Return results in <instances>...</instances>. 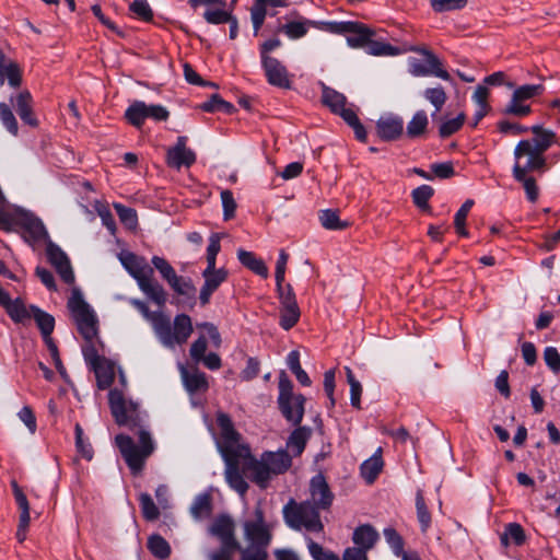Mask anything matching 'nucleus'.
Here are the masks:
<instances>
[{
  "label": "nucleus",
  "mask_w": 560,
  "mask_h": 560,
  "mask_svg": "<svg viewBox=\"0 0 560 560\" xmlns=\"http://www.w3.org/2000/svg\"><path fill=\"white\" fill-rule=\"evenodd\" d=\"M82 353H83L85 362L91 368L106 359L97 353V350L93 343V340H85V345L82 348Z\"/></svg>",
  "instance_id": "obj_63"
},
{
  "label": "nucleus",
  "mask_w": 560,
  "mask_h": 560,
  "mask_svg": "<svg viewBox=\"0 0 560 560\" xmlns=\"http://www.w3.org/2000/svg\"><path fill=\"white\" fill-rule=\"evenodd\" d=\"M307 547L314 560H340L338 555L331 550L325 549L322 545L312 539L308 540Z\"/></svg>",
  "instance_id": "obj_56"
},
{
  "label": "nucleus",
  "mask_w": 560,
  "mask_h": 560,
  "mask_svg": "<svg viewBox=\"0 0 560 560\" xmlns=\"http://www.w3.org/2000/svg\"><path fill=\"white\" fill-rule=\"evenodd\" d=\"M409 50L423 54L427 57L428 66L423 65L419 60H412L410 62V72L416 77H424L433 74L442 80L448 81L451 79L448 72L442 69L441 61L431 51L425 48L411 47Z\"/></svg>",
  "instance_id": "obj_12"
},
{
  "label": "nucleus",
  "mask_w": 560,
  "mask_h": 560,
  "mask_svg": "<svg viewBox=\"0 0 560 560\" xmlns=\"http://www.w3.org/2000/svg\"><path fill=\"white\" fill-rule=\"evenodd\" d=\"M130 303L150 322L156 338L166 348L173 349L186 343L194 331L191 318L187 314L176 315L172 324L167 315L150 311L143 301L133 299Z\"/></svg>",
  "instance_id": "obj_3"
},
{
  "label": "nucleus",
  "mask_w": 560,
  "mask_h": 560,
  "mask_svg": "<svg viewBox=\"0 0 560 560\" xmlns=\"http://www.w3.org/2000/svg\"><path fill=\"white\" fill-rule=\"evenodd\" d=\"M5 79L11 88H19L22 84V70L14 61H9L0 71V86L4 84Z\"/></svg>",
  "instance_id": "obj_35"
},
{
  "label": "nucleus",
  "mask_w": 560,
  "mask_h": 560,
  "mask_svg": "<svg viewBox=\"0 0 560 560\" xmlns=\"http://www.w3.org/2000/svg\"><path fill=\"white\" fill-rule=\"evenodd\" d=\"M16 224L24 230L23 237L30 244L46 241L48 232L43 222L30 213H23L16 219Z\"/></svg>",
  "instance_id": "obj_18"
},
{
  "label": "nucleus",
  "mask_w": 560,
  "mask_h": 560,
  "mask_svg": "<svg viewBox=\"0 0 560 560\" xmlns=\"http://www.w3.org/2000/svg\"><path fill=\"white\" fill-rule=\"evenodd\" d=\"M434 190L429 185H422L413 189L411 196L413 203L421 210L428 211L430 209L429 199L433 196Z\"/></svg>",
  "instance_id": "obj_47"
},
{
  "label": "nucleus",
  "mask_w": 560,
  "mask_h": 560,
  "mask_svg": "<svg viewBox=\"0 0 560 560\" xmlns=\"http://www.w3.org/2000/svg\"><path fill=\"white\" fill-rule=\"evenodd\" d=\"M119 260L129 275L136 279L140 290L156 305L164 306L167 294L164 288L153 279V268L149 266L144 257L131 252L121 253Z\"/></svg>",
  "instance_id": "obj_5"
},
{
  "label": "nucleus",
  "mask_w": 560,
  "mask_h": 560,
  "mask_svg": "<svg viewBox=\"0 0 560 560\" xmlns=\"http://www.w3.org/2000/svg\"><path fill=\"white\" fill-rule=\"evenodd\" d=\"M472 206H474V200L467 199L455 214L454 225H455L456 232L460 236H464V237L468 236V231L466 230L465 224H466L467 215Z\"/></svg>",
  "instance_id": "obj_46"
},
{
  "label": "nucleus",
  "mask_w": 560,
  "mask_h": 560,
  "mask_svg": "<svg viewBox=\"0 0 560 560\" xmlns=\"http://www.w3.org/2000/svg\"><path fill=\"white\" fill-rule=\"evenodd\" d=\"M11 102L24 124L33 128L38 126V119L35 117L33 112V97L30 91H21L15 98L11 97Z\"/></svg>",
  "instance_id": "obj_21"
},
{
  "label": "nucleus",
  "mask_w": 560,
  "mask_h": 560,
  "mask_svg": "<svg viewBox=\"0 0 560 560\" xmlns=\"http://www.w3.org/2000/svg\"><path fill=\"white\" fill-rule=\"evenodd\" d=\"M319 221L327 230H343L349 224L339 219L338 212L331 209L322 210L319 212Z\"/></svg>",
  "instance_id": "obj_43"
},
{
  "label": "nucleus",
  "mask_w": 560,
  "mask_h": 560,
  "mask_svg": "<svg viewBox=\"0 0 560 560\" xmlns=\"http://www.w3.org/2000/svg\"><path fill=\"white\" fill-rule=\"evenodd\" d=\"M75 446L78 452L88 460L93 457V448L90 443H85L83 440V430L79 423L75 424Z\"/></svg>",
  "instance_id": "obj_62"
},
{
  "label": "nucleus",
  "mask_w": 560,
  "mask_h": 560,
  "mask_svg": "<svg viewBox=\"0 0 560 560\" xmlns=\"http://www.w3.org/2000/svg\"><path fill=\"white\" fill-rule=\"evenodd\" d=\"M291 466L292 458L284 450L264 452L259 458L249 453L241 466V472L260 489H266L273 477L284 474Z\"/></svg>",
  "instance_id": "obj_4"
},
{
  "label": "nucleus",
  "mask_w": 560,
  "mask_h": 560,
  "mask_svg": "<svg viewBox=\"0 0 560 560\" xmlns=\"http://www.w3.org/2000/svg\"><path fill=\"white\" fill-rule=\"evenodd\" d=\"M108 400L117 424L128 427L130 430L137 429L136 434L139 445L126 434L116 435L115 442L131 474L139 475L143 470L145 460L155 450L154 442L150 432L143 425V417L138 402L126 400L122 392L117 388L109 392Z\"/></svg>",
  "instance_id": "obj_1"
},
{
  "label": "nucleus",
  "mask_w": 560,
  "mask_h": 560,
  "mask_svg": "<svg viewBox=\"0 0 560 560\" xmlns=\"http://www.w3.org/2000/svg\"><path fill=\"white\" fill-rule=\"evenodd\" d=\"M311 436V429L307 427H298L289 436L287 447L299 456L303 453L306 442Z\"/></svg>",
  "instance_id": "obj_32"
},
{
  "label": "nucleus",
  "mask_w": 560,
  "mask_h": 560,
  "mask_svg": "<svg viewBox=\"0 0 560 560\" xmlns=\"http://www.w3.org/2000/svg\"><path fill=\"white\" fill-rule=\"evenodd\" d=\"M525 532L517 523H510L501 535V542L505 546L509 544V540H512L516 546H521L525 542Z\"/></svg>",
  "instance_id": "obj_42"
},
{
  "label": "nucleus",
  "mask_w": 560,
  "mask_h": 560,
  "mask_svg": "<svg viewBox=\"0 0 560 560\" xmlns=\"http://www.w3.org/2000/svg\"><path fill=\"white\" fill-rule=\"evenodd\" d=\"M288 260H289L288 253L284 249H281L279 253L277 264H276V272H275L277 291L285 290V285H283V281H284V275H285Z\"/></svg>",
  "instance_id": "obj_57"
},
{
  "label": "nucleus",
  "mask_w": 560,
  "mask_h": 560,
  "mask_svg": "<svg viewBox=\"0 0 560 560\" xmlns=\"http://www.w3.org/2000/svg\"><path fill=\"white\" fill-rule=\"evenodd\" d=\"M91 369L95 373L96 384L100 389H106L113 384L115 377L114 365L107 359Z\"/></svg>",
  "instance_id": "obj_31"
},
{
  "label": "nucleus",
  "mask_w": 560,
  "mask_h": 560,
  "mask_svg": "<svg viewBox=\"0 0 560 560\" xmlns=\"http://www.w3.org/2000/svg\"><path fill=\"white\" fill-rule=\"evenodd\" d=\"M417 517L421 526L422 533H425L431 525V514L427 508L422 491L416 494Z\"/></svg>",
  "instance_id": "obj_45"
},
{
  "label": "nucleus",
  "mask_w": 560,
  "mask_h": 560,
  "mask_svg": "<svg viewBox=\"0 0 560 560\" xmlns=\"http://www.w3.org/2000/svg\"><path fill=\"white\" fill-rule=\"evenodd\" d=\"M513 177L515 180L523 184L527 199L530 202H535L539 196V189L536 184V179L532 176H527V173H524L523 170H521V163L518 162L514 164Z\"/></svg>",
  "instance_id": "obj_29"
},
{
  "label": "nucleus",
  "mask_w": 560,
  "mask_h": 560,
  "mask_svg": "<svg viewBox=\"0 0 560 560\" xmlns=\"http://www.w3.org/2000/svg\"><path fill=\"white\" fill-rule=\"evenodd\" d=\"M235 525L231 517L219 516L211 525L210 532L221 540V544L238 545L234 537Z\"/></svg>",
  "instance_id": "obj_24"
},
{
  "label": "nucleus",
  "mask_w": 560,
  "mask_h": 560,
  "mask_svg": "<svg viewBox=\"0 0 560 560\" xmlns=\"http://www.w3.org/2000/svg\"><path fill=\"white\" fill-rule=\"evenodd\" d=\"M129 10L133 15L144 22H150L153 19V10L148 0H135L130 3Z\"/></svg>",
  "instance_id": "obj_51"
},
{
  "label": "nucleus",
  "mask_w": 560,
  "mask_h": 560,
  "mask_svg": "<svg viewBox=\"0 0 560 560\" xmlns=\"http://www.w3.org/2000/svg\"><path fill=\"white\" fill-rule=\"evenodd\" d=\"M152 265L160 272L161 277L167 282L171 283L177 277L175 269L172 265L163 257L153 256Z\"/></svg>",
  "instance_id": "obj_50"
},
{
  "label": "nucleus",
  "mask_w": 560,
  "mask_h": 560,
  "mask_svg": "<svg viewBox=\"0 0 560 560\" xmlns=\"http://www.w3.org/2000/svg\"><path fill=\"white\" fill-rule=\"evenodd\" d=\"M114 209L119 220L129 228H135L138 222L137 212L135 209L126 207L121 203H115Z\"/></svg>",
  "instance_id": "obj_60"
},
{
  "label": "nucleus",
  "mask_w": 560,
  "mask_h": 560,
  "mask_svg": "<svg viewBox=\"0 0 560 560\" xmlns=\"http://www.w3.org/2000/svg\"><path fill=\"white\" fill-rule=\"evenodd\" d=\"M211 509V495L208 493H202L196 497L190 506V513L195 518H201L210 515Z\"/></svg>",
  "instance_id": "obj_41"
},
{
  "label": "nucleus",
  "mask_w": 560,
  "mask_h": 560,
  "mask_svg": "<svg viewBox=\"0 0 560 560\" xmlns=\"http://www.w3.org/2000/svg\"><path fill=\"white\" fill-rule=\"evenodd\" d=\"M68 308L72 313L78 330L84 340H94L97 336V318L84 301L79 289H73L68 301Z\"/></svg>",
  "instance_id": "obj_8"
},
{
  "label": "nucleus",
  "mask_w": 560,
  "mask_h": 560,
  "mask_svg": "<svg viewBox=\"0 0 560 560\" xmlns=\"http://www.w3.org/2000/svg\"><path fill=\"white\" fill-rule=\"evenodd\" d=\"M32 317L40 330L44 341L51 339L55 328V318L35 305H31Z\"/></svg>",
  "instance_id": "obj_27"
},
{
  "label": "nucleus",
  "mask_w": 560,
  "mask_h": 560,
  "mask_svg": "<svg viewBox=\"0 0 560 560\" xmlns=\"http://www.w3.org/2000/svg\"><path fill=\"white\" fill-rule=\"evenodd\" d=\"M267 557V547L257 544H249L241 551V560H266Z\"/></svg>",
  "instance_id": "obj_59"
},
{
  "label": "nucleus",
  "mask_w": 560,
  "mask_h": 560,
  "mask_svg": "<svg viewBox=\"0 0 560 560\" xmlns=\"http://www.w3.org/2000/svg\"><path fill=\"white\" fill-rule=\"evenodd\" d=\"M429 125V118L424 110L420 109L415 113L407 125L406 133L409 138L415 139L424 135Z\"/></svg>",
  "instance_id": "obj_34"
},
{
  "label": "nucleus",
  "mask_w": 560,
  "mask_h": 560,
  "mask_svg": "<svg viewBox=\"0 0 560 560\" xmlns=\"http://www.w3.org/2000/svg\"><path fill=\"white\" fill-rule=\"evenodd\" d=\"M170 117L166 107L159 104H145L142 101H135L125 112V118L133 127L140 129L147 118L155 121H165Z\"/></svg>",
  "instance_id": "obj_9"
},
{
  "label": "nucleus",
  "mask_w": 560,
  "mask_h": 560,
  "mask_svg": "<svg viewBox=\"0 0 560 560\" xmlns=\"http://www.w3.org/2000/svg\"><path fill=\"white\" fill-rule=\"evenodd\" d=\"M5 311L10 318L15 323L24 324L26 320L32 318L31 306L27 307L21 299L11 300L5 307Z\"/></svg>",
  "instance_id": "obj_33"
},
{
  "label": "nucleus",
  "mask_w": 560,
  "mask_h": 560,
  "mask_svg": "<svg viewBox=\"0 0 560 560\" xmlns=\"http://www.w3.org/2000/svg\"><path fill=\"white\" fill-rule=\"evenodd\" d=\"M217 423L221 433L218 447L225 464V480L233 490L244 495L249 487L241 472V466L248 457L250 448L248 445L240 443L241 434L235 430L229 415L218 413Z\"/></svg>",
  "instance_id": "obj_2"
},
{
  "label": "nucleus",
  "mask_w": 560,
  "mask_h": 560,
  "mask_svg": "<svg viewBox=\"0 0 560 560\" xmlns=\"http://www.w3.org/2000/svg\"><path fill=\"white\" fill-rule=\"evenodd\" d=\"M187 137L180 136L177 138L176 144L167 150L166 162L167 165L179 170L182 166L189 167L196 162V153L188 149Z\"/></svg>",
  "instance_id": "obj_16"
},
{
  "label": "nucleus",
  "mask_w": 560,
  "mask_h": 560,
  "mask_svg": "<svg viewBox=\"0 0 560 560\" xmlns=\"http://www.w3.org/2000/svg\"><path fill=\"white\" fill-rule=\"evenodd\" d=\"M139 502L142 515L147 521L152 522L159 518L160 511L149 493H141Z\"/></svg>",
  "instance_id": "obj_48"
},
{
  "label": "nucleus",
  "mask_w": 560,
  "mask_h": 560,
  "mask_svg": "<svg viewBox=\"0 0 560 560\" xmlns=\"http://www.w3.org/2000/svg\"><path fill=\"white\" fill-rule=\"evenodd\" d=\"M544 91L545 86L542 84H524L514 89L510 102L503 109V114L516 117L527 116L530 114L532 108L525 102L541 95Z\"/></svg>",
  "instance_id": "obj_10"
},
{
  "label": "nucleus",
  "mask_w": 560,
  "mask_h": 560,
  "mask_svg": "<svg viewBox=\"0 0 560 560\" xmlns=\"http://www.w3.org/2000/svg\"><path fill=\"white\" fill-rule=\"evenodd\" d=\"M318 509L310 501L298 504L291 499L283 508V518L287 525L293 529L304 527L310 532L319 533L324 526L319 517Z\"/></svg>",
  "instance_id": "obj_7"
},
{
  "label": "nucleus",
  "mask_w": 560,
  "mask_h": 560,
  "mask_svg": "<svg viewBox=\"0 0 560 560\" xmlns=\"http://www.w3.org/2000/svg\"><path fill=\"white\" fill-rule=\"evenodd\" d=\"M180 376L189 394L205 393L209 387L206 374L197 369L188 370L182 366Z\"/></svg>",
  "instance_id": "obj_22"
},
{
  "label": "nucleus",
  "mask_w": 560,
  "mask_h": 560,
  "mask_svg": "<svg viewBox=\"0 0 560 560\" xmlns=\"http://www.w3.org/2000/svg\"><path fill=\"white\" fill-rule=\"evenodd\" d=\"M530 130L536 136L534 139L529 140L530 147L544 155L555 141V132L544 129L539 125L533 126Z\"/></svg>",
  "instance_id": "obj_28"
},
{
  "label": "nucleus",
  "mask_w": 560,
  "mask_h": 560,
  "mask_svg": "<svg viewBox=\"0 0 560 560\" xmlns=\"http://www.w3.org/2000/svg\"><path fill=\"white\" fill-rule=\"evenodd\" d=\"M0 119L7 130L13 136H18L19 126L18 121L7 103H0Z\"/></svg>",
  "instance_id": "obj_53"
},
{
  "label": "nucleus",
  "mask_w": 560,
  "mask_h": 560,
  "mask_svg": "<svg viewBox=\"0 0 560 560\" xmlns=\"http://www.w3.org/2000/svg\"><path fill=\"white\" fill-rule=\"evenodd\" d=\"M256 521L244 524L245 538L249 544H257L268 547L271 541V533L265 523V515L261 508L255 509Z\"/></svg>",
  "instance_id": "obj_13"
},
{
  "label": "nucleus",
  "mask_w": 560,
  "mask_h": 560,
  "mask_svg": "<svg viewBox=\"0 0 560 560\" xmlns=\"http://www.w3.org/2000/svg\"><path fill=\"white\" fill-rule=\"evenodd\" d=\"M322 100L335 114L342 109L347 103V98L343 94L328 86L323 88Z\"/></svg>",
  "instance_id": "obj_38"
},
{
  "label": "nucleus",
  "mask_w": 560,
  "mask_h": 560,
  "mask_svg": "<svg viewBox=\"0 0 560 560\" xmlns=\"http://www.w3.org/2000/svg\"><path fill=\"white\" fill-rule=\"evenodd\" d=\"M337 115L341 116L342 119L353 129L354 135L358 140L364 142L366 141V131L364 126L361 124L355 112L351 108H347L346 106L340 109Z\"/></svg>",
  "instance_id": "obj_36"
},
{
  "label": "nucleus",
  "mask_w": 560,
  "mask_h": 560,
  "mask_svg": "<svg viewBox=\"0 0 560 560\" xmlns=\"http://www.w3.org/2000/svg\"><path fill=\"white\" fill-rule=\"evenodd\" d=\"M382 448L378 447L373 456L364 460L360 467L361 476L368 483H373L383 468Z\"/></svg>",
  "instance_id": "obj_26"
},
{
  "label": "nucleus",
  "mask_w": 560,
  "mask_h": 560,
  "mask_svg": "<svg viewBox=\"0 0 560 560\" xmlns=\"http://www.w3.org/2000/svg\"><path fill=\"white\" fill-rule=\"evenodd\" d=\"M306 398L293 393V383L284 371L279 374L278 408L284 419L292 425H300L304 416Z\"/></svg>",
  "instance_id": "obj_6"
},
{
  "label": "nucleus",
  "mask_w": 560,
  "mask_h": 560,
  "mask_svg": "<svg viewBox=\"0 0 560 560\" xmlns=\"http://www.w3.org/2000/svg\"><path fill=\"white\" fill-rule=\"evenodd\" d=\"M221 201L223 207V219L229 221L235 217L237 208L236 201L233 197V192L229 189L221 191Z\"/></svg>",
  "instance_id": "obj_58"
},
{
  "label": "nucleus",
  "mask_w": 560,
  "mask_h": 560,
  "mask_svg": "<svg viewBox=\"0 0 560 560\" xmlns=\"http://www.w3.org/2000/svg\"><path fill=\"white\" fill-rule=\"evenodd\" d=\"M147 546L150 552L160 560H165L171 555V546L161 535H151Z\"/></svg>",
  "instance_id": "obj_37"
},
{
  "label": "nucleus",
  "mask_w": 560,
  "mask_h": 560,
  "mask_svg": "<svg viewBox=\"0 0 560 560\" xmlns=\"http://www.w3.org/2000/svg\"><path fill=\"white\" fill-rule=\"evenodd\" d=\"M46 254L49 262L56 268L60 278L68 284L74 282V273L66 253L51 241L48 242Z\"/></svg>",
  "instance_id": "obj_15"
},
{
  "label": "nucleus",
  "mask_w": 560,
  "mask_h": 560,
  "mask_svg": "<svg viewBox=\"0 0 560 560\" xmlns=\"http://www.w3.org/2000/svg\"><path fill=\"white\" fill-rule=\"evenodd\" d=\"M310 491V502L315 504L317 508L326 510L331 505L334 494L331 493L323 475L318 474L311 479Z\"/></svg>",
  "instance_id": "obj_20"
},
{
  "label": "nucleus",
  "mask_w": 560,
  "mask_h": 560,
  "mask_svg": "<svg viewBox=\"0 0 560 560\" xmlns=\"http://www.w3.org/2000/svg\"><path fill=\"white\" fill-rule=\"evenodd\" d=\"M261 67L269 84L281 89H289L291 85L287 67L277 58H264Z\"/></svg>",
  "instance_id": "obj_19"
},
{
  "label": "nucleus",
  "mask_w": 560,
  "mask_h": 560,
  "mask_svg": "<svg viewBox=\"0 0 560 560\" xmlns=\"http://www.w3.org/2000/svg\"><path fill=\"white\" fill-rule=\"evenodd\" d=\"M377 135L385 141L396 140L402 135L404 120L400 117L381 118L376 124Z\"/></svg>",
  "instance_id": "obj_23"
},
{
  "label": "nucleus",
  "mask_w": 560,
  "mask_h": 560,
  "mask_svg": "<svg viewBox=\"0 0 560 560\" xmlns=\"http://www.w3.org/2000/svg\"><path fill=\"white\" fill-rule=\"evenodd\" d=\"M468 0H430L431 8L436 13L464 9Z\"/></svg>",
  "instance_id": "obj_55"
},
{
  "label": "nucleus",
  "mask_w": 560,
  "mask_h": 560,
  "mask_svg": "<svg viewBox=\"0 0 560 560\" xmlns=\"http://www.w3.org/2000/svg\"><path fill=\"white\" fill-rule=\"evenodd\" d=\"M237 258L243 266L255 272L256 275L267 278L269 272L262 259L256 257L252 252L238 249Z\"/></svg>",
  "instance_id": "obj_30"
},
{
  "label": "nucleus",
  "mask_w": 560,
  "mask_h": 560,
  "mask_svg": "<svg viewBox=\"0 0 560 560\" xmlns=\"http://www.w3.org/2000/svg\"><path fill=\"white\" fill-rule=\"evenodd\" d=\"M369 52L374 56H397L401 54L404 50L394 47L389 44L371 40L369 42Z\"/></svg>",
  "instance_id": "obj_54"
},
{
  "label": "nucleus",
  "mask_w": 560,
  "mask_h": 560,
  "mask_svg": "<svg viewBox=\"0 0 560 560\" xmlns=\"http://www.w3.org/2000/svg\"><path fill=\"white\" fill-rule=\"evenodd\" d=\"M202 277L205 283L200 289L199 300L201 305L205 306L210 302L212 293L226 280L228 271L224 268L217 269L215 266L213 268L207 267L202 271Z\"/></svg>",
  "instance_id": "obj_17"
},
{
  "label": "nucleus",
  "mask_w": 560,
  "mask_h": 560,
  "mask_svg": "<svg viewBox=\"0 0 560 560\" xmlns=\"http://www.w3.org/2000/svg\"><path fill=\"white\" fill-rule=\"evenodd\" d=\"M281 304L280 326L284 330L291 329L300 319V308L296 303L295 293L291 284L285 285V290L277 291Z\"/></svg>",
  "instance_id": "obj_11"
},
{
  "label": "nucleus",
  "mask_w": 560,
  "mask_h": 560,
  "mask_svg": "<svg viewBox=\"0 0 560 560\" xmlns=\"http://www.w3.org/2000/svg\"><path fill=\"white\" fill-rule=\"evenodd\" d=\"M384 536L388 545L390 546L394 553L398 557L405 553L404 551V540L401 536L394 528H385Z\"/></svg>",
  "instance_id": "obj_61"
},
{
  "label": "nucleus",
  "mask_w": 560,
  "mask_h": 560,
  "mask_svg": "<svg viewBox=\"0 0 560 560\" xmlns=\"http://www.w3.org/2000/svg\"><path fill=\"white\" fill-rule=\"evenodd\" d=\"M231 15L232 14L230 12L222 9H208L203 13L205 20L209 24L214 25L225 23L226 21L231 20Z\"/></svg>",
  "instance_id": "obj_64"
},
{
  "label": "nucleus",
  "mask_w": 560,
  "mask_h": 560,
  "mask_svg": "<svg viewBox=\"0 0 560 560\" xmlns=\"http://www.w3.org/2000/svg\"><path fill=\"white\" fill-rule=\"evenodd\" d=\"M465 118H466L465 114L460 113V114H458L457 117L442 122L439 128L440 137L447 138V137L454 135L455 132H457L464 125Z\"/></svg>",
  "instance_id": "obj_52"
},
{
  "label": "nucleus",
  "mask_w": 560,
  "mask_h": 560,
  "mask_svg": "<svg viewBox=\"0 0 560 560\" xmlns=\"http://www.w3.org/2000/svg\"><path fill=\"white\" fill-rule=\"evenodd\" d=\"M423 96L435 108L434 113L432 114V117H434L436 113H439L443 108L447 100V95L442 86L427 89L423 92Z\"/></svg>",
  "instance_id": "obj_44"
},
{
  "label": "nucleus",
  "mask_w": 560,
  "mask_h": 560,
  "mask_svg": "<svg viewBox=\"0 0 560 560\" xmlns=\"http://www.w3.org/2000/svg\"><path fill=\"white\" fill-rule=\"evenodd\" d=\"M514 156L518 163L522 158H527L525 164H521V170H523L524 173L545 171L546 168L545 155L533 149L529 140H521L516 144L514 149Z\"/></svg>",
  "instance_id": "obj_14"
},
{
  "label": "nucleus",
  "mask_w": 560,
  "mask_h": 560,
  "mask_svg": "<svg viewBox=\"0 0 560 560\" xmlns=\"http://www.w3.org/2000/svg\"><path fill=\"white\" fill-rule=\"evenodd\" d=\"M199 108L207 113L223 112L231 114L234 112L233 104L224 101L219 94H212L209 101L202 103Z\"/></svg>",
  "instance_id": "obj_40"
},
{
  "label": "nucleus",
  "mask_w": 560,
  "mask_h": 560,
  "mask_svg": "<svg viewBox=\"0 0 560 560\" xmlns=\"http://www.w3.org/2000/svg\"><path fill=\"white\" fill-rule=\"evenodd\" d=\"M171 289L177 294L186 299L194 300L196 298V287L190 278L178 276L168 283Z\"/></svg>",
  "instance_id": "obj_39"
},
{
  "label": "nucleus",
  "mask_w": 560,
  "mask_h": 560,
  "mask_svg": "<svg viewBox=\"0 0 560 560\" xmlns=\"http://www.w3.org/2000/svg\"><path fill=\"white\" fill-rule=\"evenodd\" d=\"M378 539L377 532L369 524L357 527L353 532L352 540L354 549H364V552L371 550Z\"/></svg>",
  "instance_id": "obj_25"
},
{
  "label": "nucleus",
  "mask_w": 560,
  "mask_h": 560,
  "mask_svg": "<svg viewBox=\"0 0 560 560\" xmlns=\"http://www.w3.org/2000/svg\"><path fill=\"white\" fill-rule=\"evenodd\" d=\"M374 34L375 33L373 30L361 23V28L354 31L352 35L347 38V40L351 47H362L365 44L369 45V42L374 36Z\"/></svg>",
  "instance_id": "obj_49"
}]
</instances>
